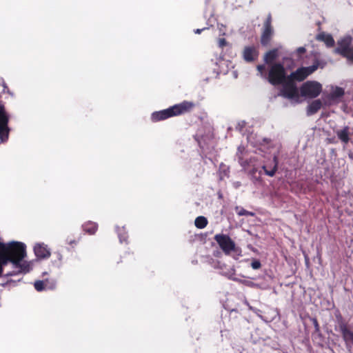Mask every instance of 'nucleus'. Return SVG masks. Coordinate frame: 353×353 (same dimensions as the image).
I'll use <instances>...</instances> for the list:
<instances>
[{"mask_svg": "<svg viewBox=\"0 0 353 353\" xmlns=\"http://www.w3.org/2000/svg\"><path fill=\"white\" fill-rule=\"evenodd\" d=\"M322 107V102L320 99L313 101L307 108L308 116L316 114Z\"/></svg>", "mask_w": 353, "mask_h": 353, "instance_id": "nucleus-16", "label": "nucleus"}, {"mask_svg": "<svg viewBox=\"0 0 353 353\" xmlns=\"http://www.w3.org/2000/svg\"><path fill=\"white\" fill-rule=\"evenodd\" d=\"M273 163H274V165H273L272 168L270 170L268 169L267 165H263L262 167L263 169L264 170L266 175L270 176H273L275 174V173L277 170L278 163H279L278 157L276 155H274L273 157Z\"/></svg>", "mask_w": 353, "mask_h": 353, "instance_id": "nucleus-19", "label": "nucleus"}, {"mask_svg": "<svg viewBox=\"0 0 353 353\" xmlns=\"http://www.w3.org/2000/svg\"><path fill=\"white\" fill-rule=\"evenodd\" d=\"M316 39L318 41L324 42L327 48L333 47L335 43L332 36L323 32L317 34Z\"/></svg>", "mask_w": 353, "mask_h": 353, "instance_id": "nucleus-14", "label": "nucleus"}, {"mask_svg": "<svg viewBox=\"0 0 353 353\" xmlns=\"http://www.w3.org/2000/svg\"><path fill=\"white\" fill-rule=\"evenodd\" d=\"M34 252L37 258L48 259L50 256V252L44 243H37L34 247Z\"/></svg>", "mask_w": 353, "mask_h": 353, "instance_id": "nucleus-13", "label": "nucleus"}, {"mask_svg": "<svg viewBox=\"0 0 353 353\" xmlns=\"http://www.w3.org/2000/svg\"><path fill=\"white\" fill-rule=\"evenodd\" d=\"M205 29H208V28H202V29H196V30H194V33L200 34L203 30H204Z\"/></svg>", "mask_w": 353, "mask_h": 353, "instance_id": "nucleus-31", "label": "nucleus"}, {"mask_svg": "<svg viewBox=\"0 0 353 353\" xmlns=\"http://www.w3.org/2000/svg\"><path fill=\"white\" fill-rule=\"evenodd\" d=\"M79 240H80V237L75 239H72L70 236H68L67 238L66 241L69 245H70L71 246L73 247L74 245H77L79 243Z\"/></svg>", "mask_w": 353, "mask_h": 353, "instance_id": "nucleus-24", "label": "nucleus"}, {"mask_svg": "<svg viewBox=\"0 0 353 353\" xmlns=\"http://www.w3.org/2000/svg\"><path fill=\"white\" fill-rule=\"evenodd\" d=\"M350 128L348 126H345L342 130H338L336 132V135L338 138L343 143H347L350 141L349 138V132Z\"/></svg>", "mask_w": 353, "mask_h": 353, "instance_id": "nucleus-17", "label": "nucleus"}, {"mask_svg": "<svg viewBox=\"0 0 353 353\" xmlns=\"http://www.w3.org/2000/svg\"><path fill=\"white\" fill-rule=\"evenodd\" d=\"M344 90L342 88L336 87L330 94L332 99H338L344 95Z\"/></svg>", "mask_w": 353, "mask_h": 353, "instance_id": "nucleus-21", "label": "nucleus"}, {"mask_svg": "<svg viewBox=\"0 0 353 353\" xmlns=\"http://www.w3.org/2000/svg\"><path fill=\"white\" fill-rule=\"evenodd\" d=\"M300 90L303 97L316 98L321 92L322 86L316 81H307L302 85Z\"/></svg>", "mask_w": 353, "mask_h": 353, "instance_id": "nucleus-7", "label": "nucleus"}, {"mask_svg": "<svg viewBox=\"0 0 353 353\" xmlns=\"http://www.w3.org/2000/svg\"><path fill=\"white\" fill-rule=\"evenodd\" d=\"M194 107V103L183 101L167 109L154 112L151 115V120L153 122H158L173 117L184 114L192 111Z\"/></svg>", "mask_w": 353, "mask_h": 353, "instance_id": "nucleus-2", "label": "nucleus"}, {"mask_svg": "<svg viewBox=\"0 0 353 353\" xmlns=\"http://www.w3.org/2000/svg\"><path fill=\"white\" fill-rule=\"evenodd\" d=\"M339 330L341 333L342 337L347 345L349 343L353 344V331H351L347 323L341 322L339 323Z\"/></svg>", "mask_w": 353, "mask_h": 353, "instance_id": "nucleus-12", "label": "nucleus"}, {"mask_svg": "<svg viewBox=\"0 0 353 353\" xmlns=\"http://www.w3.org/2000/svg\"><path fill=\"white\" fill-rule=\"evenodd\" d=\"M297 52L299 54H303L305 52V48L304 47H299L297 48Z\"/></svg>", "mask_w": 353, "mask_h": 353, "instance_id": "nucleus-29", "label": "nucleus"}, {"mask_svg": "<svg viewBox=\"0 0 353 353\" xmlns=\"http://www.w3.org/2000/svg\"><path fill=\"white\" fill-rule=\"evenodd\" d=\"M256 69L260 72L261 76L263 77L264 76V71H265V65H258L256 66Z\"/></svg>", "mask_w": 353, "mask_h": 353, "instance_id": "nucleus-27", "label": "nucleus"}, {"mask_svg": "<svg viewBox=\"0 0 353 353\" xmlns=\"http://www.w3.org/2000/svg\"><path fill=\"white\" fill-rule=\"evenodd\" d=\"M312 322L315 328V332H319L320 331V326L319 325L318 321L316 319H312Z\"/></svg>", "mask_w": 353, "mask_h": 353, "instance_id": "nucleus-28", "label": "nucleus"}, {"mask_svg": "<svg viewBox=\"0 0 353 353\" xmlns=\"http://www.w3.org/2000/svg\"><path fill=\"white\" fill-rule=\"evenodd\" d=\"M26 256V251L24 243L18 241L8 243L0 242V276L3 273V267L9 262L12 263L14 267L19 270L6 274V276L29 272V264L26 262H22Z\"/></svg>", "mask_w": 353, "mask_h": 353, "instance_id": "nucleus-1", "label": "nucleus"}, {"mask_svg": "<svg viewBox=\"0 0 353 353\" xmlns=\"http://www.w3.org/2000/svg\"><path fill=\"white\" fill-rule=\"evenodd\" d=\"M214 239L225 254L228 255L232 252L235 251L236 244L228 234H217L214 236Z\"/></svg>", "mask_w": 353, "mask_h": 353, "instance_id": "nucleus-6", "label": "nucleus"}, {"mask_svg": "<svg viewBox=\"0 0 353 353\" xmlns=\"http://www.w3.org/2000/svg\"><path fill=\"white\" fill-rule=\"evenodd\" d=\"M274 34V28L272 26V17L271 13H269L263 22V26L261 30V44L263 46H267L270 43Z\"/></svg>", "mask_w": 353, "mask_h": 353, "instance_id": "nucleus-4", "label": "nucleus"}, {"mask_svg": "<svg viewBox=\"0 0 353 353\" xmlns=\"http://www.w3.org/2000/svg\"><path fill=\"white\" fill-rule=\"evenodd\" d=\"M345 58H347L348 60H350V61H352L353 63V51L352 52H350L347 57H346Z\"/></svg>", "mask_w": 353, "mask_h": 353, "instance_id": "nucleus-30", "label": "nucleus"}, {"mask_svg": "<svg viewBox=\"0 0 353 353\" xmlns=\"http://www.w3.org/2000/svg\"><path fill=\"white\" fill-rule=\"evenodd\" d=\"M219 46L221 48L226 46L228 44V42L224 38H220L218 41Z\"/></svg>", "mask_w": 353, "mask_h": 353, "instance_id": "nucleus-26", "label": "nucleus"}, {"mask_svg": "<svg viewBox=\"0 0 353 353\" xmlns=\"http://www.w3.org/2000/svg\"><path fill=\"white\" fill-rule=\"evenodd\" d=\"M83 230L85 233L92 235L95 234L98 229V225L92 221H88L82 225Z\"/></svg>", "mask_w": 353, "mask_h": 353, "instance_id": "nucleus-18", "label": "nucleus"}, {"mask_svg": "<svg viewBox=\"0 0 353 353\" xmlns=\"http://www.w3.org/2000/svg\"><path fill=\"white\" fill-rule=\"evenodd\" d=\"M281 85L283 88L281 90V95L287 99H294L298 97L299 92L296 85L294 81L287 77Z\"/></svg>", "mask_w": 353, "mask_h": 353, "instance_id": "nucleus-9", "label": "nucleus"}, {"mask_svg": "<svg viewBox=\"0 0 353 353\" xmlns=\"http://www.w3.org/2000/svg\"><path fill=\"white\" fill-rule=\"evenodd\" d=\"M286 72L283 64L275 63L268 71V81L273 85H281L287 79Z\"/></svg>", "mask_w": 353, "mask_h": 353, "instance_id": "nucleus-3", "label": "nucleus"}, {"mask_svg": "<svg viewBox=\"0 0 353 353\" xmlns=\"http://www.w3.org/2000/svg\"><path fill=\"white\" fill-rule=\"evenodd\" d=\"M251 267L254 270H258L261 267V263L259 260H253L251 263Z\"/></svg>", "mask_w": 353, "mask_h": 353, "instance_id": "nucleus-25", "label": "nucleus"}, {"mask_svg": "<svg viewBox=\"0 0 353 353\" xmlns=\"http://www.w3.org/2000/svg\"><path fill=\"white\" fill-rule=\"evenodd\" d=\"M208 223V219L203 216H199L194 221L195 226L199 229H203L207 226Z\"/></svg>", "mask_w": 353, "mask_h": 353, "instance_id": "nucleus-20", "label": "nucleus"}, {"mask_svg": "<svg viewBox=\"0 0 353 353\" xmlns=\"http://www.w3.org/2000/svg\"><path fill=\"white\" fill-rule=\"evenodd\" d=\"M34 288L38 292H41L46 288L45 282L43 281H37L34 284Z\"/></svg>", "mask_w": 353, "mask_h": 353, "instance_id": "nucleus-23", "label": "nucleus"}, {"mask_svg": "<svg viewBox=\"0 0 353 353\" xmlns=\"http://www.w3.org/2000/svg\"><path fill=\"white\" fill-rule=\"evenodd\" d=\"M236 213L239 216H254V214L253 212H249L243 208H239L236 207Z\"/></svg>", "mask_w": 353, "mask_h": 353, "instance_id": "nucleus-22", "label": "nucleus"}, {"mask_svg": "<svg viewBox=\"0 0 353 353\" xmlns=\"http://www.w3.org/2000/svg\"><path fill=\"white\" fill-rule=\"evenodd\" d=\"M279 56V51L274 48L269 50L264 54L263 60L265 63L270 66L274 64V61Z\"/></svg>", "mask_w": 353, "mask_h": 353, "instance_id": "nucleus-15", "label": "nucleus"}, {"mask_svg": "<svg viewBox=\"0 0 353 353\" xmlns=\"http://www.w3.org/2000/svg\"><path fill=\"white\" fill-rule=\"evenodd\" d=\"M319 66V62L318 60H316L314 63L308 67H301L298 68L296 71L292 72L288 77L292 79L293 81H303L305 80L310 74H312L314 71H316Z\"/></svg>", "mask_w": 353, "mask_h": 353, "instance_id": "nucleus-5", "label": "nucleus"}, {"mask_svg": "<svg viewBox=\"0 0 353 353\" xmlns=\"http://www.w3.org/2000/svg\"><path fill=\"white\" fill-rule=\"evenodd\" d=\"M259 52L258 48L254 46H245L242 52V57L245 61L251 63L258 59Z\"/></svg>", "mask_w": 353, "mask_h": 353, "instance_id": "nucleus-10", "label": "nucleus"}, {"mask_svg": "<svg viewBox=\"0 0 353 353\" xmlns=\"http://www.w3.org/2000/svg\"><path fill=\"white\" fill-rule=\"evenodd\" d=\"M8 118L3 109L0 108V139L2 141L8 138Z\"/></svg>", "mask_w": 353, "mask_h": 353, "instance_id": "nucleus-11", "label": "nucleus"}, {"mask_svg": "<svg viewBox=\"0 0 353 353\" xmlns=\"http://www.w3.org/2000/svg\"><path fill=\"white\" fill-rule=\"evenodd\" d=\"M352 43V37L350 35L345 36L337 41L335 52L345 58L353 52V48L351 47Z\"/></svg>", "mask_w": 353, "mask_h": 353, "instance_id": "nucleus-8", "label": "nucleus"}]
</instances>
